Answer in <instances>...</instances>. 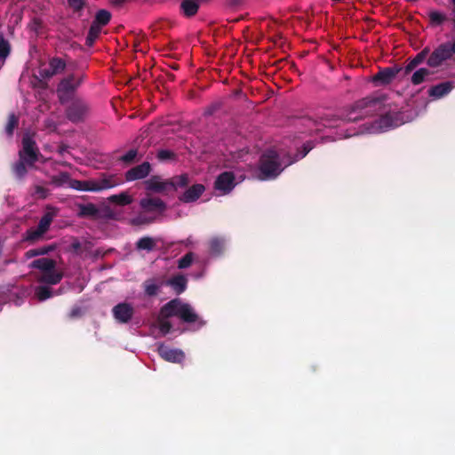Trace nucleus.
I'll list each match as a JSON object with an SVG mask.
<instances>
[{"label": "nucleus", "instance_id": "nucleus-1", "mask_svg": "<svg viewBox=\"0 0 455 455\" xmlns=\"http://www.w3.org/2000/svg\"><path fill=\"white\" fill-rule=\"evenodd\" d=\"M386 100L387 96L384 94L380 96H368L355 102L350 110L342 116L341 118L332 115H325L321 117L320 123L311 119L309 121L316 126L315 130L318 131L320 124L325 127H334L338 125L337 122L339 120L357 122L363 116L380 114L379 126L381 128H389L394 125V118L390 114H382Z\"/></svg>", "mask_w": 455, "mask_h": 455}, {"label": "nucleus", "instance_id": "nucleus-2", "mask_svg": "<svg viewBox=\"0 0 455 455\" xmlns=\"http://www.w3.org/2000/svg\"><path fill=\"white\" fill-rule=\"evenodd\" d=\"M18 156L19 160L12 165V172L19 181L25 179L28 169L36 168V163L45 161L36 140L28 133L22 137L21 148L18 152Z\"/></svg>", "mask_w": 455, "mask_h": 455}, {"label": "nucleus", "instance_id": "nucleus-3", "mask_svg": "<svg viewBox=\"0 0 455 455\" xmlns=\"http://www.w3.org/2000/svg\"><path fill=\"white\" fill-rule=\"evenodd\" d=\"M297 159L289 160L283 164L279 154L275 150L264 152L259 161V178L261 180L275 179L283 169L296 162Z\"/></svg>", "mask_w": 455, "mask_h": 455}, {"label": "nucleus", "instance_id": "nucleus-4", "mask_svg": "<svg viewBox=\"0 0 455 455\" xmlns=\"http://www.w3.org/2000/svg\"><path fill=\"white\" fill-rule=\"evenodd\" d=\"M163 315L165 317L177 316L186 323H196L198 328L206 323L199 317L190 304L185 303L178 298L172 299L164 305Z\"/></svg>", "mask_w": 455, "mask_h": 455}, {"label": "nucleus", "instance_id": "nucleus-5", "mask_svg": "<svg viewBox=\"0 0 455 455\" xmlns=\"http://www.w3.org/2000/svg\"><path fill=\"white\" fill-rule=\"evenodd\" d=\"M65 109V116L73 124L84 122L90 114L91 106L87 100L76 97L69 100Z\"/></svg>", "mask_w": 455, "mask_h": 455}, {"label": "nucleus", "instance_id": "nucleus-6", "mask_svg": "<svg viewBox=\"0 0 455 455\" xmlns=\"http://www.w3.org/2000/svg\"><path fill=\"white\" fill-rule=\"evenodd\" d=\"M84 75L76 76L75 74H71L60 82L57 87V94L61 105L67 104L69 100L75 98L74 92L84 82Z\"/></svg>", "mask_w": 455, "mask_h": 455}, {"label": "nucleus", "instance_id": "nucleus-7", "mask_svg": "<svg viewBox=\"0 0 455 455\" xmlns=\"http://www.w3.org/2000/svg\"><path fill=\"white\" fill-rule=\"evenodd\" d=\"M455 54V50L449 42L441 44L427 59V65L431 68H437L443 64V61L450 60Z\"/></svg>", "mask_w": 455, "mask_h": 455}, {"label": "nucleus", "instance_id": "nucleus-8", "mask_svg": "<svg viewBox=\"0 0 455 455\" xmlns=\"http://www.w3.org/2000/svg\"><path fill=\"white\" fill-rule=\"evenodd\" d=\"M403 70L397 65L387 68H379V71L372 76L371 81L375 86H386L390 84L396 76Z\"/></svg>", "mask_w": 455, "mask_h": 455}, {"label": "nucleus", "instance_id": "nucleus-9", "mask_svg": "<svg viewBox=\"0 0 455 455\" xmlns=\"http://www.w3.org/2000/svg\"><path fill=\"white\" fill-rule=\"evenodd\" d=\"M144 186L147 191L167 194L169 191H172L173 184L170 179L163 180L160 176L154 175L144 181Z\"/></svg>", "mask_w": 455, "mask_h": 455}, {"label": "nucleus", "instance_id": "nucleus-10", "mask_svg": "<svg viewBox=\"0 0 455 455\" xmlns=\"http://www.w3.org/2000/svg\"><path fill=\"white\" fill-rule=\"evenodd\" d=\"M140 207L145 212L164 213L167 209V204L159 197L147 195L140 201Z\"/></svg>", "mask_w": 455, "mask_h": 455}, {"label": "nucleus", "instance_id": "nucleus-11", "mask_svg": "<svg viewBox=\"0 0 455 455\" xmlns=\"http://www.w3.org/2000/svg\"><path fill=\"white\" fill-rule=\"evenodd\" d=\"M67 64L60 57H52L49 60L48 68H41L39 75L44 79H50L56 75H60L66 69Z\"/></svg>", "mask_w": 455, "mask_h": 455}, {"label": "nucleus", "instance_id": "nucleus-12", "mask_svg": "<svg viewBox=\"0 0 455 455\" xmlns=\"http://www.w3.org/2000/svg\"><path fill=\"white\" fill-rule=\"evenodd\" d=\"M235 175L232 172H223L215 180L214 188L223 195L228 194L235 188Z\"/></svg>", "mask_w": 455, "mask_h": 455}, {"label": "nucleus", "instance_id": "nucleus-13", "mask_svg": "<svg viewBox=\"0 0 455 455\" xmlns=\"http://www.w3.org/2000/svg\"><path fill=\"white\" fill-rule=\"evenodd\" d=\"M114 318L120 323H129L133 315L134 308L132 306L126 302L118 303L116 305L113 309Z\"/></svg>", "mask_w": 455, "mask_h": 455}, {"label": "nucleus", "instance_id": "nucleus-14", "mask_svg": "<svg viewBox=\"0 0 455 455\" xmlns=\"http://www.w3.org/2000/svg\"><path fill=\"white\" fill-rule=\"evenodd\" d=\"M159 355L165 361L170 363H180L185 359V354L178 348H171L164 344H160L157 347Z\"/></svg>", "mask_w": 455, "mask_h": 455}, {"label": "nucleus", "instance_id": "nucleus-15", "mask_svg": "<svg viewBox=\"0 0 455 455\" xmlns=\"http://www.w3.org/2000/svg\"><path fill=\"white\" fill-rule=\"evenodd\" d=\"M204 191V185L194 184L179 196V200L185 204L194 203L200 198Z\"/></svg>", "mask_w": 455, "mask_h": 455}, {"label": "nucleus", "instance_id": "nucleus-16", "mask_svg": "<svg viewBox=\"0 0 455 455\" xmlns=\"http://www.w3.org/2000/svg\"><path fill=\"white\" fill-rule=\"evenodd\" d=\"M151 171V165L148 162H143L141 164L134 166L125 173L127 181H133L146 178Z\"/></svg>", "mask_w": 455, "mask_h": 455}, {"label": "nucleus", "instance_id": "nucleus-17", "mask_svg": "<svg viewBox=\"0 0 455 455\" xmlns=\"http://www.w3.org/2000/svg\"><path fill=\"white\" fill-rule=\"evenodd\" d=\"M93 180V186L92 189L93 192H99L105 189H109L112 188L116 187L121 183L119 179L116 175H103L99 180Z\"/></svg>", "mask_w": 455, "mask_h": 455}, {"label": "nucleus", "instance_id": "nucleus-18", "mask_svg": "<svg viewBox=\"0 0 455 455\" xmlns=\"http://www.w3.org/2000/svg\"><path fill=\"white\" fill-rule=\"evenodd\" d=\"M77 216L79 218H90L97 220L100 217L99 208L92 203L78 204Z\"/></svg>", "mask_w": 455, "mask_h": 455}, {"label": "nucleus", "instance_id": "nucleus-19", "mask_svg": "<svg viewBox=\"0 0 455 455\" xmlns=\"http://www.w3.org/2000/svg\"><path fill=\"white\" fill-rule=\"evenodd\" d=\"M453 88V83L451 81L443 82L436 85L432 86L428 94L430 97L439 99L447 95Z\"/></svg>", "mask_w": 455, "mask_h": 455}, {"label": "nucleus", "instance_id": "nucleus-20", "mask_svg": "<svg viewBox=\"0 0 455 455\" xmlns=\"http://www.w3.org/2000/svg\"><path fill=\"white\" fill-rule=\"evenodd\" d=\"M166 284L171 286L177 294H181L187 289L188 279L185 275L179 274L170 278Z\"/></svg>", "mask_w": 455, "mask_h": 455}, {"label": "nucleus", "instance_id": "nucleus-21", "mask_svg": "<svg viewBox=\"0 0 455 455\" xmlns=\"http://www.w3.org/2000/svg\"><path fill=\"white\" fill-rule=\"evenodd\" d=\"M56 267V261L52 259L40 258L33 260L29 267L42 270L44 273L53 270Z\"/></svg>", "mask_w": 455, "mask_h": 455}, {"label": "nucleus", "instance_id": "nucleus-22", "mask_svg": "<svg viewBox=\"0 0 455 455\" xmlns=\"http://www.w3.org/2000/svg\"><path fill=\"white\" fill-rule=\"evenodd\" d=\"M429 50L427 48H424L420 52H419L409 63L404 67L403 71L404 75H409L411 71H413L419 64H421L427 56L428 55Z\"/></svg>", "mask_w": 455, "mask_h": 455}, {"label": "nucleus", "instance_id": "nucleus-23", "mask_svg": "<svg viewBox=\"0 0 455 455\" xmlns=\"http://www.w3.org/2000/svg\"><path fill=\"white\" fill-rule=\"evenodd\" d=\"M180 12L181 13L187 17L191 18L194 17L200 8V4L196 3L190 0H182L180 3Z\"/></svg>", "mask_w": 455, "mask_h": 455}, {"label": "nucleus", "instance_id": "nucleus-24", "mask_svg": "<svg viewBox=\"0 0 455 455\" xmlns=\"http://www.w3.org/2000/svg\"><path fill=\"white\" fill-rule=\"evenodd\" d=\"M163 311H164V306L160 308L158 316L156 318V322H157L158 329H159L161 334L163 336H165L172 331V325L171 322L169 321L170 317L164 316Z\"/></svg>", "mask_w": 455, "mask_h": 455}, {"label": "nucleus", "instance_id": "nucleus-25", "mask_svg": "<svg viewBox=\"0 0 455 455\" xmlns=\"http://www.w3.org/2000/svg\"><path fill=\"white\" fill-rule=\"evenodd\" d=\"M62 277V273L55 271L54 268L53 270H49L45 273H43L39 281L48 284H57L61 281Z\"/></svg>", "mask_w": 455, "mask_h": 455}, {"label": "nucleus", "instance_id": "nucleus-26", "mask_svg": "<svg viewBox=\"0 0 455 455\" xmlns=\"http://www.w3.org/2000/svg\"><path fill=\"white\" fill-rule=\"evenodd\" d=\"M101 28L102 27L92 22L85 39V44L87 46L92 47L94 44L95 41L98 39L101 33Z\"/></svg>", "mask_w": 455, "mask_h": 455}, {"label": "nucleus", "instance_id": "nucleus-27", "mask_svg": "<svg viewBox=\"0 0 455 455\" xmlns=\"http://www.w3.org/2000/svg\"><path fill=\"white\" fill-rule=\"evenodd\" d=\"M92 186H93L92 180H78L71 179V180L69 181V187L71 188H74L78 191H92V192H93Z\"/></svg>", "mask_w": 455, "mask_h": 455}, {"label": "nucleus", "instance_id": "nucleus-28", "mask_svg": "<svg viewBox=\"0 0 455 455\" xmlns=\"http://www.w3.org/2000/svg\"><path fill=\"white\" fill-rule=\"evenodd\" d=\"M432 74L433 73L429 69L426 68H421L413 73L411 81L412 84L419 85L422 84L424 81H426L427 77H428Z\"/></svg>", "mask_w": 455, "mask_h": 455}, {"label": "nucleus", "instance_id": "nucleus-29", "mask_svg": "<svg viewBox=\"0 0 455 455\" xmlns=\"http://www.w3.org/2000/svg\"><path fill=\"white\" fill-rule=\"evenodd\" d=\"M108 201L117 205L125 206L132 202V198L126 192H123L117 195H112L108 197Z\"/></svg>", "mask_w": 455, "mask_h": 455}, {"label": "nucleus", "instance_id": "nucleus-30", "mask_svg": "<svg viewBox=\"0 0 455 455\" xmlns=\"http://www.w3.org/2000/svg\"><path fill=\"white\" fill-rule=\"evenodd\" d=\"M210 251L212 254L220 255L225 248V240L221 237H212L210 242Z\"/></svg>", "mask_w": 455, "mask_h": 455}, {"label": "nucleus", "instance_id": "nucleus-31", "mask_svg": "<svg viewBox=\"0 0 455 455\" xmlns=\"http://www.w3.org/2000/svg\"><path fill=\"white\" fill-rule=\"evenodd\" d=\"M428 19L430 26L438 27L447 20V16L438 11H431L428 13Z\"/></svg>", "mask_w": 455, "mask_h": 455}, {"label": "nucleus", "instance_id": "nucleus-32", "mask_svg": "<svg viewBox=\"0 0 455 455\" xmlns=\"http://www.w3.org/2000/svg\"><path fill=\"white\" fill-rule=\"evenodd\" d=\"M55 249L54 245H47L40 248L30 249L25 252V258L31 259L40 255H46Z\"/></svg>", "mask_w": 455, "mask_h": 455}, {"label": "nucleus", "instance_id": "nucleus-33", "mask_svg": "<svg viewBox=\"0 0 455 455\" xmlns=\"http://www.w3.org/2000/svg\"><path fill=\"white\" fill-rule=\"evenodd\" d=\"M156 247V242L152 237L143 236L140 238L136 243V248L138 250H145L148 251H151Z\"/></svg>", "mask_w": 455, "mask_h": 455}, {"label": "nucleus", "instance_id": "nucleus-34", "mask_svg": "<svg viewBox=\"0 0 455 455\" xmlns=\"http://www.w3.org/2000/svg\"><path fill=\"white\" fill-rule=\"evenodd\" d=\"M110 20H111V13L105 9H101L96 12L95 18L92 22L100 27H104L107 24H108Z\"/></svg>", "mask_w": 455, "mask_h": 455}, {"label": "nucleus", "instance_id": "nucleus-35", "mask_svg": "<svg viewBox=\"0 0 455 455\" xmlns=\"http://www.w3.org/2000/svg\"><path fill=\"white\" fill-rule=\"evenodd\" d=\"M170 180L173 184V187L172 188V191H175L179 188H186L189 184V177H188V174H187V173L174 176V177L171 178Z\"/></svg>", "mask_w": 455, "mask_h": 455}, {"label": "nucleus", "instance_id": "nucleus-36", "mask_svg": "<svg viewBox=\"0 0 455 455\" xmlns=\"http://www.w3.org/2000/svg\"><path fill=\"white\" fill-rule=\"evenodd\" d=\"M53 220V216L51 212H46L44 214V216L40 219L37 228L42 231L44 234H45Z\"/></svg>", "mask_w": 455, "mask_h": 455}, {"label": "nucleus", "instance_id": "nucleus-37", "mask_svg": "<svg viewBox=\"0 0 455 455\" xmlns=\"http://www.w3.org/2000/svg\"><path fill=\"white\" fill-rule=\"evenodd\" d=\"M19 124V118L15 116V114L12 113L8 116V122L5 126V132L8 136L12 137L13 135L14 130L17 128Z\"/></svg>", "mask_w": 455, "mask_h": 455}, {"label": "nucleus", "instance_id": "nucleus-38", "mask_svg": "<svg viewBox=\"0 0 455 455\" xmlns=\"http://www.w3.org/2000/svg\"><path fill=\"white\" fill-rule=\"evenodd\" d=\"M36 296L40 301H44L52 296V289L48 286H38L36 289Z\"/></svg>", "mask_w": 455, "mask_h": 455}, {"label": "nucleus", "instance_id": "nucleus-39", "mask_svg": "<svg viewBox=\"0 0 455 455\" xmlns=\"http://www.w3.org/2000/svg\"><path fill=\"white\" fill-rule=\"evenodd\" d=\"M43 235L44 233L40 231L38 228H29L26 232L25 240L30 243H34L38 241L43 236Z\"/></svg>", "mask_w": 455, "mask_h": 455}, {"label": "nucleus", "instance_id": "nucleus-40", "mask_svg": "<svg viewBox=\"0 0 455 455\" xmlns=\"http://www.w3.org/2000/svg\"><path fill=\"white\" fill-rule=\"evenodd\" d=\"M11 52L9 42L0 35V58L4 60L8 57Z\"/></svg>", "mask_w": 455, "mask_h": 455}, {"label": "nucleus", "instance_id": "nucleus-41", "mask_svg": "<svg viewBox=\"0 0 455 455\" xmlns=\"http://www.w3.org/2000/svg\"><path fill=\"white\" fill-rule=\"evenodd\" d=\"M160 286L154 283L151 280H147L144 283V291L148 296L153 297L157 295Z\"/></svg>", "mask_w": 455, "mask_h": 455}, {"label": "nucleus", "instance_id": "nucleus-42", "mask_svg": "<svg viewBox=\"0 0 455 455\" xmlns=\"http://www.w3.org/2000/svg\"><path fill=\"white\" fill-rule=\"evenodd\" d=\"M194 254L192 252L186 253L178 260V267L180 269L188 267L192 264Z\"/></svg>", "mask_w": 455, "mask_h": 455}, {"label": "nucleus", "instance_id": "nucleus-43", "mask_svg": "<svg viewBox=\"0 0 455 455\" xmlns=\"http://www.w3.org/2000/svg\"><path fill=\"white\" fill-rule=\"evenodd\" d=\"M70 180V175L66 172H60L59 176H55L52 179L53 183L56 184L57 186H62L66 183L69 185Z\"/></svg>", "mask_w": 455, "mask_h": 455}, {"label": "nucleus", "instance_id": "nucleus-44", "mask_svg": "<svg viewBox=\"0 0 455 455\" xmlns=\"http://www.w3.org/2000/svg\"><path fill=\"white\" fill-rule=\"evenodd\" d=\"M176 155L173 151L168 149H161L157 152V158L160 161H167L175 159Z\"/></svg>", "mask_w": 455, "mask_h": 455}, {"label": "nucleus", "instance_id": "nucleus-45", "mask_svg": "<svg viewBox=\"0 0 455 455\" xmlns=\"http://www.w3.org/2000/svg\"><path fill=\"white\" fill-rule=\"evenodd\" d=\"M137 154V149H130L127 153L120 157V160L124 163L131 164L135 160Z\"/></svg>", "mask_w": 455, "mask_h": 455}, {"label": "nucleus", "instance_id": "nucleus-46", "mask_svg": "<svg viewBox=\"0 0 455 455\" xmlns=\"http://www.w3.org/2000/svg\"><path fill=\"white\" fill-rule=\"evenodd\" d=\"M68 3L74 11H81L85 4L84 0H68Z\"/></svg>", "mask_w": 455, "mask_h": 455}, {"label": "nucleus", "instance_id": "nucleus-47", "mask_svg": "<svg viewBox=\"0 0 455 455\" xmlns=\"http://www.w3.org/2000/svg\"><path fill=\"white\" fill-rule=\"evenodd\" d=\"M154 221L153 218H147L144 215H139L132 220V223L136 225L148 224Z\"/></svg>", "mask_w": 455, "mask_h": 455}, {"label": "nucleus", "instance_id": "nucleus-48", "mask_svg": "<svg viewBox=\"0 0 455 455\" xmlns=\"http://www.w3.org/2000/svg\"><path fill=\"white\" fill-rule=\"evenodd\" d=\"M30 27H31V29L33 31H35L36 34H40L41 30L43 28V21L40 19H38V18H35L32 20V23L30 24Z\"/></svg>", "mask_w": 455, "mask_h": 455}, {"label": "nucleus", "instance_id": "nucleus-49", "mask_svg": "<svg viewBox=\"0 0 455 455\" xmlns=\"http://www.w3.org/2000/svg\"><path fill=\"white\" fill-rule=\"evenodd\" d=\"M83 315V310L80 307H74L69 314H68V316L70 319H76V318H79L81 317Z\"/></svg>", "mask_w": 455, "mask_h": 455}, {"label": "nucleus", "instance_id": "nucleus-50", "mask_svg": "<svg viewBox=\"0 0 455 455\" xmlns=\"http://www.w3.org/2000/svg\"><path fill=\"white\" fill-rule=\"evenodd\" d=\"M70 246L76 253H82V244L78 240H75Z\"/></svg>", "mask_w": 455, "mask_h": 455}, {"label": "nucleus", "instance_id": "nucleus-51", "mask_svg": "<svg viewBox=\"0 0 455 455\" xmlns=\"http://www.w3.org/2000/svg\"><path fill=\"white\" fill-rule=\"evenodd\" d=\"M311 150V147H309L308 145H304L303 146V149L302 151L299 153V156H298V154L296 155L295 158L294 159H299V158H303L305 157L308 152Z\"/></svg>", "mask_w": 455, "mask_h": 455}, {"label": "nucleus", "instance_id": "nucleus-52", "mask_svg": "<svg viewBox=\"0 0 455 455\" xmlns=\"http://www.w3.org/2000/svg\"><path fill=\"white\" fill-rule=\"evenodd\" d=\"M36 194L40 195L42 197H44L46 195V189L42 186H36L35 188Z\"/></svg>", "mask_w": 455, "mask_h": 455}, {"label": "nucleus", "instance_id": "nucleus-53", "mask_svg": "<svg viewBox=\"0 0 455 455\" xmlns=\"http://www.w3.org/2000/svg\"><path fill=\"white\" fill-rule=\"evenodd\" d=\"M126 0H112V4L115 5H122Z\"/></svg>", "mask_w": 455, "mask_h": 455}, {"label": "nucleus", "instance_id": "nucleus-54", "mask_svg": "<svg viewBox=\"0 0 455 455\" xmlns=\"http://www.w3.org/2000/svg\"><path fill=\"white\" fill-rule=\"evenodd\" d=\"M449 43L452 46L453 50H455V35H454V40L452 42H449Z\"/></svg>", "mask_w": 455, "mask_h": 455}, {"label": "nucleus", "instance_id": "nucleus-55", "mask_svg": "<svg viewBox=\"0 0 455 455\" xmlns=\"http://www.w3.org/2000/svg\"><path fill=\"white\" fill-rule=\"evenodd\" d=\"M96 255H97V256H99V255H101V256H102L103 254H102L100 251H97Z\"/></svg>", "mask_w": 455, "mask_h": 455}, {"label": "nucleus", "instance_id": "nucleus-56", "mask_svg": "<svg viewBox=\"0 0 455 455\" xmlns=\"http://www.w3.org/2000/svg\"><path fill=\"white\" fill-rule=\"evenodd\" d=\"M451 2L455 4V0H451Z\"/></svg>", "mask_w": 455, "mask_h": 455}]
</instances>
